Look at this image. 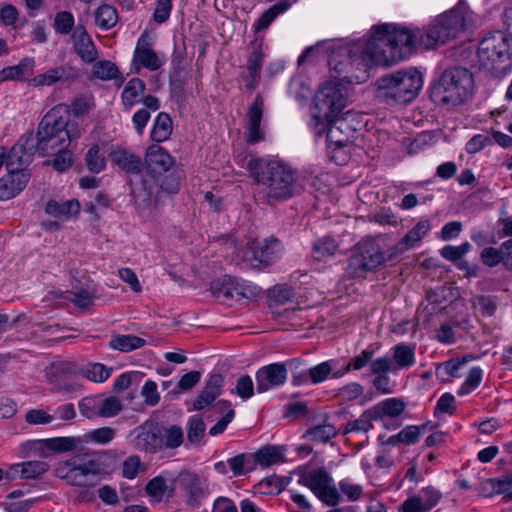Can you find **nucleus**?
Here are the masks:
<instances>
[{"label":"nucleus","mask_w":512,"mask_h":512,"mask_svg":"<svg viewBox=\"0 0 512 512\" xmlns=\"http://www.w3.org/2000/svg\"><path fill=\"white\" fill-rule=\"evenodd\" d=\"M264 101L260 96H256L248 108L246 123V139L248 143L254 144L265 139L264 132L260 128L263 117Z\"/></svg>","instance_id":"6ab92c4d"},{"label":"nucleus","mask_w":512,"mask_h":512,"mask_svg":"<svg viewBox=\"0 0 512 512\" xmlns=\"http://www.w3.org/2000/svg\"><path fill=\"white\" fill-rule=\"evenodd\" d=\"M35 61L33 58H24L18 65L4 68L0 72V80H23L26 76L32 74Z\"/></svg>","instance_id":"c9c22d12"},{"label":"nucleus","mask_w":512,"mask_h":512,"mask_svg":"<svg viewBox=\"0 0 512 512\" xmlns=\"http://www.w3.org/2000/svg\"><path fill=\"white\" fill-rule=\"evenodd\" d=\"M431 226L428 220H420L403 238L408 247H413L429 232Z\"/></svg>","instance_id":"5fc2aeb1"},{"label":"nucleus","mask_w":512,"mask_h":512,"mask_svg":"<svg viewBox=\"0 0 512 512\" xmlns=\"http://www.w3.org/2000/svg\"><path fill=\"white\" fill-rule=\"evenodd\" d=\"M74 52L84 63H92L98 59V50L86 31V29L78 25L71 34Z\"/></svg>","instance_id":"a211bd4d"},{"label":"nucleus","mask_w":512,"mask_h":512,"mask_svg":"<svg viewBox=\"0 0 512 512\" xmlns=\"http://www.w3.org/2000/svg\"><path fill=\"white\" fill-rule=\"evenodd\" d=\"M99 417L102 418H110L114 417L122 410V404L120 400L116 397H100V405H99Z\"/></svg>","instance_id":"13d9d810"},{"label":"nucleus","mask_w":512,"mask_h":512,"mask_svg":"<svg viewBox=\"0 0 512 512\" xmlns=\"http://www.w3.org/2000/svg\"><path fill=\"white\" fill-rule=\"evenodd\" d=\"M112 371L111 367H107L102 363H88L85 366H81L80 376L93 383H103L110 378Z\"/></svg>","instance_id":"e433bc0d"},{"label":"nucleus","mask_w":512,"mask_h":512,"mask_svg":"<svg viewBox=\"0 0 512 512\" xmlns=\"http://www.w3.org/2000/svg\"><path fill=\"white\" fill-rule=\"evenodd\" d=\"M100 397H84L78 403L80 414L88 419L99 417Z\"/></svg>","instance_id":"6e6d98bb"},{"label":"nucleus","mask_w":512,"mask_h":512,"mask_svg":"<svg viewBox=\"0 0 512 512\" xmlns=\"http://www.w3.org/2000/svg\"><path fill=\"white\" fill-rule=\"evenodd\" d=\"M232 393H236L243 400L251 398L254 394V384L249 375H243L238 378L235 389Z\"/></svg>","instance_id":"774afa93"},{"label":"nucleus","mask_w":512,"mask_h":512,"mask_svg":"<svg viewBox=\"0 0 512 512\" xmlns=\"http://www.w3.org/2000/svg\"><path fill=\"white\" fill-rule=\"evenodd\" d=\"M468 361L469 359L467 357L450 359L437 367V373L441 375L445 374L453 378H460L462 376V369Z\"/></svg>","instance_id":"603ef678"},{"label":"nucleus","mask_w":512,"mask_h":512,"mask_svg":"<svg viewBox=\"0 0 512 512\" xmlns=\"http://www.w3.org/2000/svg\"><path fill=\"white\" fill-rule=\"evenodd\" d=\"M337 435L336 428L331 424L316 425L308 429L305 437L315 443H327Z\"/></svg>","instance_id":"79ce46f5"},{"label":"nucleus","mask_w":512,"mask_h":512,"mask_svg":"<svg viewBox=\"0 0 512 512\" xmlns=\"http://www.w3.org/2000/svg\"><path fill=\"white\" fill-rule=\"evenodd\" d=\"M49 470V465L45 461H27L8 466L7 470L0 468V480H13L17 477L23 480H32L43 476Z\"/></svg>","instance_id":"f3484780"},{"label":"nucleus","mask_w":512,"mask_h":512,"mask_svg":"<svg viewBox=\"0 0 512 512\" xmlns=\"http://www.w3.org/2000/svg\"><path fill=\"white\" fill-rule=\"evenodd\" d=\"M164 63V56L159 55L153 49L152 37L146 32L142 33L137 40L132 58V65L136 71H139L141 68L157 71Z\"/></svg>","instance_id":"f8f14e48"},{"label":"nucleus","mask_w":512,"mask_h":512,"mask_svg":"<svg viewBox=\"0 0 512 512\" xmlns=\"http://www.w3.org/2000/svg\"><path fill=\"white\" fill-rule=\"evenodd\" d=\"M263 63V54L261 50H254L247 61V71L248 76L246 79V87L249 89H254L257 79L259 78V74L261 71Z\"/></svg>","instance_id":"a19ab883"},{"label":"nucleus","mask_w":512,"mask_h":512,"mask_svg":"<svg viewBox=\"0 0 512 512\" xmlns=\"http://www.w3.org/2000/svg\"><path fill=\"white\" fill-rule=\"evenodd\" d=\"M258 393L266 392L285 384L287 367L285 363H271L258 369L255 375Z\"/></svg>","instance_id":"2eb2a0df"},{"label":"nucleus","mask_w":512,"mask_h":512,"mask_svg":"<svg viewBox=\"0 0 512 512\" xmlns=\"http://www.w3.org/2000/svg\"><path fill=\"white\" fill-rule=\"evenodd\" d=\"M135 445L140 450L155 452L163 446L160 431L152 426L140 427L135 439Z\"/></svg>","instance_id":"5701e85b"},{"label":"nucleus","mask_w":512,"mask_h":512,"mask_svg":"<svg viewBox=\"0 0 512 512\" xmlns=\"http://www.w3.org/2000/svg\"><path fill=\"white\" fill-rule=\"evenodd\" d=\"M31 161V153L22 144L14 145L8 154L5 153V163L8 172H25L24 167Z\"/></svg>","instance_id":"cd10ccee"},{"label":"nucleus","mask_w":512,"mask_h":512,"mask_svg":"<svg viewBox=\"0 0 512 512\" xmlns=\"http://www.w3.org/2000/svg\"><path fill=\"white\" fill-rule=\"evenodd\" d=\"M146 344L145 339L132 334L114 335L111 337L108 346L120 352H131Z\"/></svg>","instance_id":"473e14b6"},{"label":"nucleus","mask_w":512,"mask_h":512,"mask_svg":"<svg viewBox=\"0 0 512 512\" xmlns=\"http://www.w3.org/2000/svg\"><path fill=\"white\" fill-rule=\"evenodd\" d=\"M301 480H330L327 470L323 466V459L315 455L308 463L295 470Z\"/></svg>","instance_id":"b1692460"},{"label":"nucleus","mask_w":512,"mask_h":512,"mask_svg":"<svg viewBox=\"0 0 512 512\" xmlns=\"http://www.w3.org/2000/svg\"><path fill=\"white\" fill-rule=\"evenodd\" d=\"M419 47L418 29L385 24L376 26L370 38L355 46L350 56L357 65L366 70L374 65H389L407 57Z\"/></svg>","instance_id":"f257e3e1"},{"label":"nucleus","mask_w":512,"mask_h":512,"mask_svg":"<svg viewBox=\"0 0 512 512\" xmlns=\"http://www.w3.org/2000/svg\"><path fill=\"white\" fill-rule=\"evenodd\" d=\"M285 364L287 367V371H291V382L294 386H301L310 382L309 369H302L303 362L300 359L293 358L288 360Z\"/></svg>","instance_id":"49530a36"},{"label":"nucleus","mask_w":512,"mask_h":512,"mask_svg":"<svg viewBox=\"0 0 512 512\" xmlns=\"http://www.w3.org/2000/svg\"><path fill=\"white\" fill-rule=\"evenodd\" d=\"M212 295L223 303H228L234 299L235 292L234 278L230 276H224L223 278L216 279L211 283Z\"/></svg>","instance_id":"7c9ffc66"},{"label":"nucleus","mask_w":512,"mask_h":512,"mask_svg":"<svg viewBox=\"0 0 512 512\" xmlns=\"http://www.w3.org/2000/svg\"><path fill=\"white\" fill-rule=\"evenodd\" d=\"M27 172H8L0 178V200H9L18 195L27 185Z\"/></svg>","instance_id":"412c9836"},{"label":"nucleus","mask_w":512,"mask_h":512,"mask_svg":"<svg viewBox=\"0 0 512 512\" xmlns=\"http://www.w3.org/2000/svg\"><path fill=\"white\" fill-rule=\"evenodd\" d=\"M227 464L235 477L247 475L257 469L253 452L237 454L229 458Z\"/></svg>","instance_id":"c85d7f7f"},{"label":"nucleus","mask_w":512,"mask_h":512,"mask_svg":"<svg viewBox=\"0 0 512 512\" xmlns=\"http://www.w3.org/2000/svg\"><path fill=\"white\" fill-rule=\"evenodd\" d=\"M187 428V437L192 443H198L204 436L205 424L203 419L198 415L189 418Z\"/></svg>","instance_id":"052dcab7"},{"label":"nucleus","mask_w":512,"mask_h":512,"mask_svg":"<svg viewBox=\"0 0 512 512\" xmlns=\"http://www.w3.org/2000/svg\"><path fill=\"white\" fill-rule=\"evenodd\" d=\"M257 467L268 468L284 461L283 446L265 445L253 452Z\"/></svg>","instance_id":"393cba45"},{"label":"nucleus","mask_w":512,"mask_h":512,"mask_svg":"<svg viewBox=\"0 0 512 512\" xmlns=\"http://www.w3.org/2000/svg\"><path fill=\"white\" fill-rule=\"evenodd\" d=\"M406 408V403L401 398H387L369 408V413L374 421H381L384 418H396Z\"/></svg>","instance_id":"4be33fe9"},{"label":"nucleus","mask_w":512,"mask_h":512,"mask_svg":"<svg viewBox=\"0 0 512 512\" xmlns=\"http://www.w3.org/2000/svg\"><path fill=\"white\" fill-rule=\"evenodd\" d=\"M80 78V70L71 64L51 67L45 72L34 76L31 84L34 87L53 86L55 84L71 85Z\"/></svg>","instance_id":"4468645a"},{"label":"nucleus","mask_w":512,"mask_h":512,"mask_svg":"<svg viewBox=\"0 0 512 512\" xmlns=\"http://www.w3.org/2000/svg\"><path fill=\"white\" fill-rule=\"evenodd\" d=\"M391 351L396 371L407 369L415 364V352L413 347L405 343H400L392 347Z\"/></svg>","instance_id":"72a5a7b5"},{"label":"nucleus","mask_w":512,"mask_h":512,"mask_svg":"<svg viewBox=\"0 0 512 512\" xmlns=\"http://www.w3.org/2000/svg\"><path fill=\"white\" fill-rule=\"evenodd\" d=\"M312 492L324 503L336 505L339 501V493L331 482H305Z\"/></svg>","instance_id":"f704fd0d"},{"label":"nucleus","mask_w":512,"mask_h":512,"mask_svg":"<svg viewBox=\"0 0 512 512\" xmlns=\"http://www.w3.org/2000/svg\"><path fill=\"white\" fill-rule=\"evenodd\" d=\"M95 296V288L93 286H87L85 288H76L68 291L66 299L71 301L76 307L85 309L93 304Z\"/></svg>","instance_id":"58836bf2"},{"label":"nucleus","mask_w":512,"mask_h":512,"mask_svg":"<svg viewBox=\"0 0 512 512\" xmlns=\"http://www.w3.org/2000/svg\"><path fill=\"white\" fill-rule=\"evenodd\" d=\"M118 22L116 9L108 4L101 5L95 12V24L102 30L114 27Z\"/></svg>","instance_id":"ea45409f"},{"label":"nucleus","mask_w":512,"mask_h":512,"mask_svg":"<svg viewBox=\"0 0 512 512\" xmlns=\"http://www.w3.org/2000/svg\"><path fill=\"white\" fill-rule=\"evenodd\" d=\"M286 10V6L282 4H275L266 10L261 16L255 21L253 27L255 32L265 30L269 25L276 19L278 15Z\"/></svg>","instance_id":"8fccbe9b"},{"label":"nucleus","mask_w":512,"mask_h":512,"mask_svg":"<svg viewBox=\"0 0 512 512\" xmlns=\"http://www.w3.org/2000/svg\"><path fill=\"white\" fill-rule=\"evenodd\" d=\"M465 20L458 11H450L437 17L427 28L418 29L419 47L431 49L456 38L463 31Z\"/></svg>","instance_id":"0eeeda50"},{"label":"nucleus","mask_w":512,"mask_h":512,"mask_svg":"<svg viewBox=\"0 0 512 512\" xmlns=\"http://www.w3.org/2000/svg\"><path fill=\"white\" fill-rule=\"evenodd\" d=\"M509 50L507 36L504 32L496 31L487 34L478 46V58L484 66L500 61Z\"/></svg>","instance_id":"ddd939ff"},{"label":"nucleus","mask_w":512,"mask_h":512,"mask_svg":"<svg viewBox=\"0 0 512 512\" xmlns=\"http://www.w3.org/2000/svg\"><path fill=\"white\" fill-rule=\"evenodd\" d=\"M92 73L94 77L108 81L117 78L119 70L111 61L102 60L94 63Z\"/></svg>","instance_id":"3c124183"},{"label":"nucleus","mask_w":512,"mask_h":512,"mask_svg":"<svg viewBox=\"0 0 512 512\" xmlns=\"http://www.w3.org/2000/svg\"><path fill=\"white\" fill-rule=\"evenodd\" d=\"M422 86L423 79L418 70H398L377 80L376 96L388 104L408 103L416 98Z\"/></svg>","instance_id":"20e7f679"},{"label":"nucleus","mask_w":512,"mask_h":512,"mask_svg":"<svg viewBox=\"0 0 512 512\" xmlns=\"http://www.w3.org/2000/svg\"><path fill=\"white\" fill-rule=\"evenodd\" d=\"M102 471L103 465L95 457H73L70 460L57 463L54 475L60 480H74L80 477L99 475Z\"/></svg>","instance_id":"9b49d317"},{"label":"nucleus","mask_w":512,"mask_h":512,"mask_svg":"<svg viewBox=\"0 0 512 512\" xmlns=\"http://www.w3.org/2000/svg\"><path fill=\"white\" fill-rule=\"evenodd\" d=\"M373 417L369 413V409L365 410L359 418L354 421L348 422L344 429L343 434L347 435L350 433H367L373 428L372 424Z\"/></svg>","instance_id":"a18cd8bd"},{"label":"nucleus","mask_w":512,"mask_h":512,"mask_svg":"<svg viewBox=\"0 0 512 512\" xmlns=\"http://www.w3.org/2000/svg\"><path fill=\"white\" fill-rule=\"evenodd\" d=\"M234 287L235 292H237V294H234L235 300L242 298L250 299L257 296L260 292V288L257 285L238 278H234Z\"/></svg>","instance_id":"4d7b16f0"},{"label":"nucleus","mask_w":512,"mask_h":512,"mask_svg":"<svg viewBox=\"0 0 512 512\" xmlns=\"http://www.w3.org/2000/svg\"><path fill=\"white\" fill-rule=\"evenodd\" d=\"M422 503H424V508L427 511L431 510L442 497L441 492L434 488L433 486H427L421 489L418 494Z\"/></svg>","instance_id":"e2e57ef3"},{"label":"nucleus","mask_w":512,"mask_h":512,"mask_svg":"<svg viewBox=\"0 0 512 512\" xmlns=\"http://www.w3.org/2000/svg\"><path fill=\"white\" fill-rule=\"evenodd\" d=\"M373 356L374 350L364 349L359 355L353 357L344 369L337 370L335 373H333V377L335 379L340 378L347 372H349L351 369L361 370L362 368L367 366L368 363H371V359L373 358Z\"/></svg>","instance_id":"c03bdc74"},{"label":"nucleus","mask_w":512,"mask_h":512,"mask_svg":"<svg viewBox=\"0 0 512 512\" xmlns=\"http://www.w3.org/2000/svg\"><path fill=\"white\" fill-rule=\"evenodd\" d=\"M384 262L385 256L379 245L373 241H363L358 244L356 251L351 256L347 273L353 278L364 277Z\"/></svg>","instance_id":"9d476101"},{"label":"nucleus","mask_w":512,"mask_h":512,"mask_svg":"<svg viewBox=\"0 0 512 512\" xmlns=\"http://www.w3.org/2000/svg\"><path fill=\"white\" fill-rule=\"evenodd\" d=\"M344 105L340 84L327 81L319 88L311 109L312 119L310 122V126L317 136L324 134L329 122L342 112Z\"/></svg>","instance_id":"39448f33"},{"label":"nucleus","mask_w":512,"mask_h":512,"mask_svg":"<svg viewBox=\"0 0 512 512\" xmlns=\"http://www.w3.org/2000/svg\"><path fill=\"white\" fill-rule=\"evenodd\" d=\"M145 87L146 85L143 80L139 78L130 79L121 94L124 106L130 109L135 104L139 103L145 91Z\"/></svg>","instance_id":"c756f323"},{"label":"nucleus","mask_w":512,"mask_h":512,"mask_svg":"<svg viewBox=\"0 0 512 512\" xmlns=\"http://www.w3.org/2000/svg\"><path fill=\"white\" fill-rule=\"evenodd\" d=\"M172 130L171 117L165 112H160L154 120L150 137L154 142H164L169 139L172 134Z\"/></svg>","instance_id":"2f4dec72"},{"label":"nucleus","mask_w":512,"mask_h":512,"mask_svg":"<svg viewBox=\"0 0 512 512\" xmlns=\"http://www.w3.org/2000/svg\"><path fill=\"white\" fill-rule=\"evenodd\" d=\"M482 378H483V370L478 366L472 367L469 370V372L465 378V381L463 382L461 387L458 389L457 394L460 396H464V395L471 393L481 384Z\"/></svg>","instance_id":"09e8293b"},{"label":"nucleus","mask_w":512,"mask_h":512,"mask_svg":"<svg viewBox=\"0 0 512 512\" xmlns=\"http://www.w3.org/2000/svg\"><path fill=\"white\" fill-rule=\"evenodd\" d=\"M85 164L91 173L98 174L106 168V158L98 144L92 145L85 154Z\"/></svg>","instance_id":"37998d69"},{"label":"nucleus","mask_w":512,"mask_h":512,"mask_svg":"<svg viewBox=\"0 0 512 512\" xmlns=\"http://www.w3.org/2000/svg\"><path fill=\"white\" fill-rule=\"evenodd\" d=\"M456 410V399L454 395L450 393H444L438 399L435 409L434 415L438 416L440 414H449L452 415Z\"/></svg>","instance_id":"338daca9"},{"label":"nucleus","mask_w":512,"mask_h":512,"mask_svg":"<svg viewBox=\"0 0 512 512\" xmlns=\"http://www.w3.org/2000/svg\"><path fill=\"white\" fill-rule=\"evenodd\" d=\"M473 91V76L463 67L446 69L430 86V98L436 104L455 107L467 101Z\"/></svg>","instance_id":"7ed1b4c3"},{"label":"nucleus","mask_w":512,"mask_h":512,"mask_svg":"<svg viewBox=\"0 0 512 512\" xmlns=\"http://www.w3.org/2000/svg\"><path fill=\"white\" fill-rule=\"evenodd\" d=\"M283 253L284 248L281 242L271 237L249 241L245 248L238 253V256L247 266L259 268L276 262L283 256Z\"/></svg>","instance_id":"1a4fd4ad"},{"label":"nucleus","mask_w":512,"mask_h":512,"mask_svg":"<svg viewBox=\"0 0 512 512\" xmlns=\"http://www.w3.org/2000/svg\"><path fill=\"white\" fill-rule=\"evenodd\" d=\"M111 164L129 174H138L143 162L140 156L121 146L115 147L109 154Z\"/></svg>","instance_id":"aec40b11"},{"label":"nucleus","mask_w":512,"mask_h":512,"mask_svg":"<svg viewBox=\"0 0 512 512\" xmlns=\"http://www.w3.org/2000/svg\"><path fill=\"white\" fill-rule=\"evenodd\" d=\"M324 133L329 147L342 148L352 143L356 128L349 123L348 117L337 116L329 122Z\"/></svg>","instance_id":"dca6fc26"},{"label":"nucleus","mask_w":512,"mask_h":512,"mask_svg":"<svg viewBox=\"0 0 512 512\" xmlns=\"http://www.w3.org/2000/svg\"><path fill=\"white\" fill-rule=\"evenodd\" d=\"M161 438L163 440V445L166 448H177L183 442L182 429L178 426H171L164 430V434Z\"/></svg>","instance_id":"680f3d73"},{"label":"nucleus","mask_w":512,"mask_h":512,"mask_svg":"<svg viewBox=\"0 0 512 512\" xmlns=\"http://www.w3.org/2000/svg\"><path fill=\"white\" fill-rule=\"evenodd\" d=\"M420 436V427L416 425H409L403 428L398 434L389 438V443L395 445L397 443H404L406 445L414 444L418 441Z\"/></svg>","instance_id":"864d4df0"},{"label":"nucleus","mask_w":512,"mask_h":512,"mask_svg":"<svg viewBox=\"0 0 512 512\" xmlns=\"http://www.w3.org/2000/svg\"><path fill=\"white\" fill-rule=\"evenodd\" d=\"M81 366L73 361H58L52 363L46 370L49 382H56L59 379L73 378L80 376Z\"/></svg>","instance_id":"a878e982"},{"label":"nucleus","mask_w":512,"mask_h":512,"mask_svg":"<svg viewBox=\"0 0 512 512\" xmlns=\"http://www.w3.org/2000/svg\"><path fill=\"white\" fill-rule=\"evenodd\" d=\"M470 249L469 242H464L459 246L446 245L440 250V255L444 259L457 264Z\"/></svg>","instance_id":"bf43d9fd"},{"label":"nucleus","mask_w":512,"mask_h":512,"mask_svg":"<svg viewBox=\"0 0 512 512\" xmlns=\"http://www.w3.org/2000/svg\"><path fill=\"white\" fill-rule=\"evenodd\" d=\"M247 167L269 199L286 200L295 194L296 175L289 165L251 157Z\"/></svg>","instance_id":"f03ea898"},{"label":"nucleus","mask_w":512,"mask_h":512,"mask_svg":"<svg viewBox=\"0 0 512 512\" xmlns=\"http://www.w3.org/2000/svg\"><path fill=\"white\" fill-rule=\"evenodd\" d=\"M66 126L67 123L62 117H56L52 113L46 114L38 127L36 150L42 156H48L67 148L80 133H72Z\"/></svg>","instance_id":"423d86ee"},{"label":"nucleus","mask_w":512,"mask_h":512,"mask_svg":"<svg viewBox=\"0 0 512 512\" xmlns=\"http://www.w3.org/2000/svg\"><path fill=\"white\" fill-rule=\"evenodd\" d=\"M45 499H47L46 496L40 495L23 501L2 503V506L7 512H27L30 510L33 504L41 502Z\"/></svg>","instance_id":"69168bd1"},{"label":"nucleus","mask_w":512,"mask_h":512,"mask_svg":"<svg viewBox=\"0 0 512 512\" xmlns=\"http://www.w3.org/2000/svg\"><path fill=\"white\" fill-rule=\"evenodd\" d=\"M69 108L74 117H85L95 108V98L91 93L76 95L71 100Z\"/></svg>","instance_id":"4c0bfd02"},{"label":"nucleus","mask_w":512,"mask_h":512,"mask_svg":"<svg viewBox=\"0 0 512 512\" xmlns=\"http://www.w3.org/2000/svg\"><path fill=\"white\" fill-rule=\"evenodd\" d=\"M174 160L171 155L160 145H150L145 154V169L148 175L153 179V182L144 181V189L149 194L152 193L154 186H159L162 190L169 193L178 191V182H174L171 187L165 186L164 181L161 179L164 173L170 170L173 166Z\"/></svg>","instance_id":"6e6552de"},{"label":"nucleus","mask_w":512,"mask_h":512,"mask_svg":"<svg viewBox=\"0 0 512 512\" xmlns=\"http://www.w3.org/2000/svg\"><path fill=\"white\" fill-rule=\"evenodd\" d=\"M334 361H324L311 368H309L310 383L319 384L326 381L329 378H334L333 371Z\"/></svg>","instance_id":"de8ad7c7"},{"label":"nucleus","mask_w":512,"mask_h":512,"mask_svg":"<svg viewBox=\"0 0 512 512\" xmlns=\"http://www.w3.org/2000/svg\"><path fill=\"white\" fill-rule=\"evenodd\" d=\"M47 447L57 452L72 451L77 447V440L72 437H56L46 441Z\"/></svg>","instance_id":"0e129e2a"},{"label":"nucleus","mask_w":512,"mask_h":512,"mask_svg":"<svg viewBox=\"0 0 512 512\" xmlns=\"http://www.w3.org/2000/svg\"><path fill=\"white\" fill-rule=\"evenodd\" d=\"M79 211L80 203L76 199H71L64 202L50 200L47 202L45 207V212L48 215L62 220L77 215Z\"/></svg>","instance_id":"bb28decb"}]
</instances>
